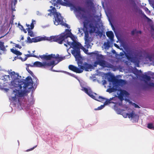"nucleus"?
I'll return each instance as SVG.
<instances>
[{"mask_svg":"<svg viewBox=\"0 0 154 154\" xmlns=\"http://www.w3.org/2000/svg\"><path fill=\"white\" fill-rule=\"evenodd\" d=\"M71 36H73L70 30L68 29H65V31L58 35L51 37V39L54 42H57L60 44H62L63 42L67 41V44H64V45L67 47V45H70L71 44V47L73 48L71 51V53L74 56L76 60L78 58H81L80 49L82 45L79 42L74 39L71 43L69 42L67 39L68 37L72 38Z\"/></svg>","mask_w":154,"mask_h":154,"instance_id":"1","label":"nucleus"},{"mask_svg":"<svg viewBox=\"0 0 154 154\" xmlns=\"http://www.w3.org/2000/svg\"><path fill=\"white\" fill-rule=\"evenodd\" d=\"M83 90L92 99L98 101L102 102L104 100H106L104 103V105H106L111 103L114 104V107H116L115 97L110 98L109 99H106L105 98L101 96H98L97 94L96 93H93L90 89H88L84 87L83 88Z\"/></svg>","mask_w":154,"mask_h":154,"instance_id":"2","label":"nucleus"},{"mask_svg":"<svg viewBox=\"0 0 154 154\" xmlns=\"http://www.w3.org/2000/svg\"><path fill=\"white\" fill-rule=\"evenodd\" d=\"M125 56L127 59L131 62L134 63L136 66H139L140 58L142 56V53L141 51H131L126 54Z\"/></svg>","mask_w":154,"mask_h":154,"instance_id":"3","label":"nucleus"},{"mask_svg":"<svg viewBox=\"0 0 154 154\" xmlns=\"http://www.w3.org/2000/svg\"><path fill=\"white\" fill-rule=\"evenodd\" d=\"M50 8L51 9H49L48 11L50 12L51 14L54 15V23L56 25H61L64 26L68 28V24L64 23L63 21V19L60 13H58L57 11L55 8L51 6Z\"/></svg>","mask_w":154,"mask_h":154,"instance_id":"4","label":"nucleus"},{"mask_svg":"<svg viewBox=\"0 0 154 154\" xmlns=\"http://www.w3.org/2000/svg\"><path fill=\"white\" fill-rule=\"evenodd\" d=\"M85 20L86 22H84V27H86L89 23V27L90 28V32L93 33L95 32L98 35H100L101 36H102V33L100 31L97 30V25L98 24L95 20H91L90 21L86 19Z\"/></svg>","mask_w":154,"mask_h":154,"instance_id":"5","label":"nucleus"},{"mask_svg":"<svg viewBox=\"0 0 154 154\" xmlns=\"http://www.w3.org/2000/svg\"><path fill=\"white\" fill-rule=\"evenodd\" d=\"M108 80L109 85L106 91L111 93L116 91V76L110 75L108 77Z\"/></svg>","mask_w":154,"mask_h":154,"instance_id":"6","label":"nucleus"},{"mask_svg":"<svg viewBox=\"0 0 154 154\" xmlns=\"http://www.w3.org/2000/svg\"><path fill=\"white\" fill-rule=\"evenodd\" d=\"M76 60L77 61L78 67L82 70V73L83 72L84 70L85 71H89L90 69L93 68V66L91 64H89L85 62L83 63L80 58H78Z\"/></svg>","mask_w":154,"mask_h":154,"instance_id":"7","label":"nucleus"},{"mask_svg":"<svg viewBox=\"0 0 154 154\" xmlns=\"http://www.w3.org/2000/svg\"><path fill=\"white\" fill-rule=\"evenodd\" d=\"M55 64L54 60L48 62H44L43 63L39 61H36L33 63L34 66L36 67H43L44 68H46L49 66H52L51 68V70L53 69V67L55 66Z\"/></svg>","mask_w":154,"mask_h":154,"instance_id":"8","label":"nucleus"},{"mask_svg":"<svg viewBox=\"0 0 154 154\" xmlns=\"http://www.w3.org/2000/svg\"><path fill=\"white\" fill-rule=\"evenodd\" d=\"M98 51L96 52H92L91 54H94L96 56L97 61H96L94 63L93 66L94 67H97L98 65L102 66H104L105 65V61L104 60L102 59L103 58V55L101 54H99L98 53Z\"/></svg>","mask_w":154,"mask_h":154,"instance_id":"9","label":"nucleus"},{"mask_svg":"<svg viewBox=\"0 0 154 154\" xmlns=\"http://www.w3.org/2000/svg\"><path fill=\"white\" fill-rule=\"evenodd\" d=\"M145 83V85L146 87H154V83L149 82L151 80L150 77L146 75L143 74L140 76Z\"/></svg>","mask_w":154,"mask_h":154,"instance_id":"10","label":"nucleus"},{"mask_svg":"<svg viewBox=\"0 0 154 154\" xmlns=\"http://www.w3.org/2000/svg\"><path fill=\"white\" fill-rule=\"evenodd\" d=\"M122 115L125 118L128 117L129 118H131V119L133 120L135 122L138 121L139 118V116L136 114L134 111H132L130 113H123Z\"/></svg>","mask_w":154,"mask_h":154,"instance_id":"11","label":"nucleus"},{"mask_svg":"<svg viewBox=\"0 0 154 154\" xmlns=\"http://www.w3.org/2000/svg\"><path fill=\"white\" fill-rule=\"evenodd\" d=\"M35 21L33 20H32V23L30 24V25L28 24H26V26L28 27V28L26 29L28 32V35L31 37H34V34L32 31L31 30V29H33L34 27V22H35Z\"/></svg>","mask_w":154,"mask_h":154,"instance_id":"12","label":"nucleus"},{"mask_svg":"<svg viewBox=\"0 0 154 154\" xmlns=\"http://www.w3.org/2000/svg\"><path fill=\"white\" fill-rule=\"evenodd\" d=\"M26 81L24 83L23 87L24 88H27L29 86H31V88L32 87L33 83L32 78L30 77H28L26 79Z\"/></svg>","mask_w":154,"mask_h":154,"instance_id":"13","label":"nucleus"},{"mask_svg":"<svg viewBox=\"0 0 154 154\" xmlns=\"http://www.w3.org/2000/svg\"><path fill=\"white\" fill-rule=\"evenodd\" d=\"M129 96V93L126 91L124 90H121L119 95V97L121 100H124V97H128Z\"/></svg>","mask_w":154,"mask_h":154,"instance_id":"14","label":"nucleus"},{"mask_svg":"<svg viewBox=\"0 0 154 154\" xmlns=\"http://www.w3.org/2000/svg\"><path fill=\"white\" fill-rule=\"evenodd\" d=\"M21 95V93L20 92L19 90L15 89L13 90L12 94V95H14L12 97L13 100L14 101L15 100L17 99L18 97H20Z\"/></svg>","mask_w":154,"mask_h":154,"instance_id":"15","label":"nucleus"},{"mask_svg":"<svg viewBox=\"0 0 154 154\" xmlns=\"http://www.w3.org/2000/svg\"><path fill=\"white\" fill-rule=\"evenodd\" d=\"M68 67L69 69L74 72L79 73H82V70L80 69V68H79L73 65H70Z\"/></svg>","mask_w":154,"mask_h":154,"instance_id":"16","label":"nucleus"},{"mask_svg":"<svg viewBox=\"0 0 154 154\" xmlns=\"http://www.w3.org/2000/svg\"><path fill=\"white\" fill-rule=\"evenodd\" d=\"M40 57L41 58H43L47 60H51L52 58L57 59V57L55 56V54H51L48 55H43L40 56Z\"/></svg>","mask_w":154,"mask_h":154,"instance_id":"17","label":"nucleus"},{"mask_svg":"<svg viewBox=\"0 0 154 154\" xmlns=\"http://www.w3.org/2000/svg\"><path fill=\"white\" fill-rule=\"evenodd\" d=\"M106 35L107 37L110 39L111 42H112L113 41L114 35L113 32L112 31H108L106 32Z\"/></svg>","mask_w":154,"mask_h":154,"instance_id":"18","label":"nucleus"},{"mask_svg":"<svg viewBox=\"0 0 154 154\" xmlns=\"http://www.w3.org/2000/svg\"><path fill=\"white\" fill-rule=\"evenodd\" d=\"M118 75H116V85H123L126 84V81L121 79H118Z\"/></svg>","mask_w":154,"mask_h":154,"instance_id":"19","label":"nucleus"},{"mask_svg":"<svg viewBox=\"0 0 154 154\" xmlns=\"http://www.w3.org/2000/svg\"><path fill=\"white\" fill-rule=\"evenodd\" d=\"M93 0H86V3L88 7L91 8H94V3L93 2Z\"/></svg>","mask_w":154,"mask_h":154,"instance_id":"20","label":"nucleus"},{"mask_svg":"<svg viewBox=\"0 0 154 154\" xmlns=\"http://www.w3.org/2000/svg\"><path fill=\"white\" fill-rule=\"evenodd\" d=\"M44 39V37H37L32 38V40L33 42H36L43 40Z\"/></svg>","mask_w":154,"mask_h":154,"instance_id":"21","label":"nucleus"},{"mask_svg":"<svg viewBox=\"0 0 154 154\" xmlns=\"http://www.w3.org/2000/svg\"><path fill=\"white\" fill-rule=\"evenodd\" d=\"M85 40V44L87 48H89L91 46L90 43L92 42L91 38L86 39Z\"/></svg>","mask_w":154,"mask_h":154,"instance_id":"22","label":"nucleus"},{"mask_svg":"<svg viewBox=\"0 0 154 154\" xmlns=\"http://www.w3.org/2000/svg\"><path fill=\"white\" fill-rule=\"evenodd\" d=\"M112 44L111 42L109 40H108L106 42H104V46L105 48L108 49L110 47V45Z\"/></svg>","mask_w":154,"mask_h":154,"instance_id":"23","label":"nucleus"},{"mask_svg":"<svg viewBox=\"0 0 154 154\" xmlns=\"http://www.w3.org/2000/svg\"><path fill=\"white\" fill-rule=\"evenodd\" d=\"M0 50L3 51H5L6 49L4 45V42L0 41Z\"/></svg>","mask_w":154,"mask_h":154,"instance_id":"24","label":"nucleus"},{"mask_svg":"<svg viewBox=\"0 0 154 154\" xmlns=\"http://www.w3.org/2000/svg\"><path fill=\"white\" fill-rule=\"evenodd\" d=\"M146 57L150 61L154 62V53L152 54L147 55Z\"/></svg>","mask_w":154,"mask_h":154,"instance_id":"25","label":"nucleus"},{"mask_svg":"<svg viewBox=\"0 0 154 154\" xmlns=\"http://www.w3.org/2000/svg\"><path fill=\"white\" fill-rule=\"evenodd\" d=\"M10 75L12 78H13L14 79H15L17 78L18 76V74L15 73L14 72H11V73Z\"/></svg>","mask_w":154,"mask_h":154,"instance_id":"26","label":"nucleus"},{"mask_svg":"<svg viewBox=\"0 0 154 154\" xmlns=\"http://www.w3.org/2000/svg\"><path fill=\"white\" fill-rule=\"evenodd\" d=\"M54 1L56 3L59 4L63 6H66V3L63 2L62 0H54Z\"/></svg>","mask_w":154,"mask_h":154,"instance_id":"27","label":"nucleus"},{"mask_svg":"<svg viewBox=\"0 0 154 154\" xmlns=\"http://www.w3.org/2000/svg\"><path fill=\"white\" fill-rule=\"evenodd\" d=\"M75 11L79 13V14H81L80 12L82 11L83 12H85V11L84 9L82 8H81L80 7H76L75 8Z\"/></svg>","mask_w":154,"mask_h":154,"instance_id":"28","label":"nucleus"},{"mask_svg":"<svg viewBox=\"0 0 154 154\" xmlns=\"http://www.w3.org/2000/svg\"><path fill=\"white\" fill-rule=\"evenodd\" d=\"M147 127L150 129L154 130V127L153 125L151 123H149L148 124Z\"/></svg>","mask_w":154,"mask_h":154,"instance_id":"29","label":"nucleus"},{"mask_svg":"<svg viewBox=\"0 0 154 154\" xmlns=\"http://www.w3.org/2000/svg\"><path fill=\"white\" fill-rule=\"evenodd\" d=\"M109 21L110 24L111 25L112 27V29L113 30L114 33L116 34V29L114 27L113 25L112 24V23L111 22V20H110L109 19Z\"/></svg>","mask_w":154,"mask_h":154,"instance_id":"30","label":"nucleus"},{"mask_svg":"<svg viewBox=\"0 0 154 154\" xmlns=\"http://www.w3.org/2000/svg\"><path fill=\"white\" fill-rule=\"evenodd\" d=\"M104 107V105H101L100 106H99L97 109H95L94 110H100L103 109Z\"/></svg>","mask_w":154,"mask_h":154,"instance_id":"31","label":"nucleus"},{"mask_svg":"<svg viewBox=\"0 0 154 154\" xmlns=\"http://www.w3.org/2000/svg\"><path fill=\"white\" fill-rule=\"evenodd\" d=\"M26 42L28 43H32V42H33L32 38V39H31L28 36L27 37V40L26 41Z\"/></svg>","mask_w":154,"mask_h":154,"instance_id":"32","label":"nucleus"},{"mask_svg":"<svg viewBox=\"0 0 154 154\" xmlns=\"http://www.w3.org/2000/svg\"><path fill=\"white\" fill-rule=\"evenodd\" d=\"M57 57V59H56L57 60V63L55 64V65L60 62L63 59V58L62 57Z\"/></svg>","mask_w":154,"mask_h":154,"instance_id":"33","label":"nucleus"},{"mask_svg":"<svg viewBox=\"0 0 154 154\" xmlns=\"http://www.w3.org/2000/svg\"><path fill=\"white\" fill-rule=\"evenodd\" d=\"M81 49L86 54H88V50L86 49L85 48H84L82 46L81 48Z\"/></svg>","mask_w":154,"mask_h":154,"instance_id":"34","label":"nucleus"},{"mask_svg":"<svg viewBox=\"0 0 154 154\" xmlns=\"http://www.w3.org/2000/svg\"><path fill=\"white\" fill-rule=\"evenodd\" d=\"M26 57H33L36 58H37L38 57L37 56L35 55L34 54H27L26 55Z\"/></svg>","mask_w":154,"mask_h":154,"instance_id":"35","label":"nucleus"},{"mask_svg":"<svg viewBox=\"0 0 154 154\" xmlns=\"http://www.w3.org/2000/svg\"><path fill=\"white\" fill-rule=\"evenodd\" d=\"M91 38V37H89V35L87 32H86L85 33V40L86 39Z\"/></svg>","mask_w":154,"mask_h":154,"instance_id":"36","label":"nucleus"},{"mask_svg":"<svg viewBox=\"0 0 154 154\" xmlns=\"http://www.w3.org/2000/svg\"><path fill=\"white\" fill-rule=\"evenodd\" d=\"M26 69L28 72L32 76H33L34 74L33 72L29 69L28 67L26 68Z\"/></svg>","mask_w":154,"mask_h":154,"instance_id":"37","label":"nucleus"},{"mask_svg":"<svg viewBox=\"0 0 154 154\" xmlns=\"http://www.w3.org/2000/svg\"><path fill=\"white\" fill-rule=\"evenodd\" d=\"M142 72L141 70H138L136 69H135V74H138L139 73H141Z\"/></svg>","mask_w":154,"mask_h":154,"instance_id":"38","label":"nucleus"},{"mask_svg":"<svg viewBox=\"0 0 154 154\" xmlns=\"http://www.w3.org/2000/svg\"><path fill=\"white\" fill-rule=\"evenodd\" d=\"M15 54L17 55H21L22 54V53L19 51L17 50Z\"/></svg>","mask_w":154,"mask_h":154,"instance_id":"39","label":"nucleus"},{"mask_svg":"<svg viewBox=\"0 0 154 154\" xmlns=\"http://www.w3.org/2000/svg\"><path fill=\"white\" fill-rule=\"evenodd\" d=\"M11 51L12 52L15 54L17 50H14L13 48H12L11 49Z\"/></svg>","mask_w":154,"mask_h":154,"instance_id":"40","label":"nucleus"},{"mask_svg":"<svg viewBox=\"0 0 154 154\" xmlns=\"http://www.w3.org/2000/svg\"><path fill=\"white\" fill-rule=\"evenodd\" d=\"M121 42V46H122L123 48H125V43L123 42Z\"/></svg>","mask_w":154,"mask_h":154,"instance_id":"41","label":"nucleus"},{"mask_svg":"<svg viewBox=\"0 0 154 154\" xmlns=\"http://www.w3.org/2000/svg\"><path fill=\"white\" fill-rule=\"evenodd\" d=\"M34 79L35 80V84L37 85L38 84L39 80L36 77L34 78Z\"/></svg>","mask_w":154,"mask_h":154,"instance_id":"42","label":"nucleus"},{"mask_svg":"<svg viewBox=\"0 0 154 154\" xmlns=\"http://www.w3.org/2000/svg\"><path fill=\"white\" fill-rule=\"evenodd\" d=\"M15 47L18 48L20 49L22 48V47L20 45L17 44H16L15 45Z\"/></svg>","mask_w":154,"mask_h":154,"instance_id":"43","label":"nucleus"},{"mask_svg":"<svg viewBox=\"0 0 154 154\" xmlns=\"http://www.w3.org/2000/svg\"><path fill=\"white\" fill-rule=\"evenodd\" d=\"M37 146V145H36V146H34V147H33L27 150H26V151H29L32 150H33L35 148H36Z\"/></svg>","mask_w":154,"mask_h":154,"instance_id":"44","label":"nucleus"},{"mask_svg":"<svg viewBox=\"0 0 154 154\" xmlns=\"http://www.w3.org/2000/svg\"><path fill=\"white\" fill-rule=\"evenodd\" d=\"M103 82V85H104L106 84V81L105 80H103L102 81Z\"/></svg>","mask_w":154,"mask_h":154,"instance_id":"45","label":"nucleus"},{"mask_svg":"<svg viewBox=\"0 0 154 154\" xmlns=\"http://www.w3.org/2000/svg\"><path fill=\"white\" fill-rule=\"evenodd\" d=\"M144 10L146 12H148L149 13H150V11L149 10V9L146 7H145L144 8Z\"/></svg>","mask_w":154,"mask_h":154,"instance_id":"46","label":"nucleus"},{"mask_svg":"<svg viewBox=\"0 0 154 154\" xmlns=\"http://www.w3.org/2000/svg\"><path fill=\"white\" fill-rule=\"evenodd\" d=\"M82 18L85 19H86L87 18V16L84 14H82Z\"/></svg>","mask_w":154,"mask_h":154,"instance_id":"47","label":"nucleus"},{"mask_svg":"<svg viewBox=\"0 0 154 154\" xmlns=\"http://www.w3.org/2000/svg\"><path fill=\"white\" fill-rule=\"evenodd\" d=\"M17 2V0H14V1L12 2V3H13L14 5L16 4Z\"/></svg>","mask_w":154,"mask_h":154,"instance_id":"48","label":"nucleus"},{"mask_svg":"<svg viewBox=\"0 0 154 154\" xmlns=\"http://www.w3.org/2000/svg\"><path fill=\"white\" fill-rule=\"evenodd\" d=\"M144 16L148 21H151V20L147 17L145 15Z\"/></svg>","mask_w":154,"mask_h":154,"instance_id":"49","label":"nucleus"},{"mask_svg":"<svg viewBox=\"0 0 154 154\" xmlns=\"http://www.w3.org/2000/svg\"><path fill=\"white\" fill-rule=\"evenodd\" d=\"M18 26H20V28L21 29V30H22L24 29L23 26L21 25L20 24H18Z\"/></svg>","mask_w":154,"mask_h":154,"instance_id":"50","label":"nucleus"},{"mask_svg":"<svg viewBox=\"0 0 154 154\" xmlns=\"http://www.w3.org/2000/svg\"><path fill=\"white\" fill-rule=\"evenodd\" d=\"M136 32V30H133V31H132V32H131V34L132 35H134V33H135Z\"/></svg>","mask_w":154,"mask_h":154,"instance_id":"51","label":"nucleus"},{"mask_svg":"<svg viewBox=\"0 0 154 154\" xmlns=\"http://www.w3.org/2000/svg\"><path fill=\"white\" fill-rule=\"evenodd\" d=\"M134 107L135 108H139V106L137 104L134 103Z\"/></svg>","mask_w":154,"mask_h":154,"instance_id":"52","label":"nucleus"},{"mask_svg":"<svg viewBox=\"0 0 154 154\" xmlns=\"http://www.w3.org/2000/svg\"><path fill=\"white\" fill-rule=\"evenodd\" d=\"M151 29L152 30H153V31H154V26H151Z\"/></svg>","mask_w":154,"mask_h":154,"instance_id":"53","label":"nucleus"},{"mask_svg":"<svg viewBox=\"0 0 154 154\" xmlns=\"http://www.w3.org/2000/svg\"><path fill=\"white\" fill-rule=\"evenodd\" d=\"M14 81L11 82V84L12 85H13V86H14Z\"/></svg>","mask_w":154,"mask_h":154,"instance_id":"54","label":"nucleus"},{"mask_svg":"<svg viewBox=\"0 0 154 154\" xmlns=\"http://www.w3.org/2000/svg\"><path fill=\"white\" fill-rule=\"evenodd\" d=\"M24 39V36H21V38L20 40H23Z\"/></svg>","mask_w":154,"mask_h":154,"instance_id":"55","label":"nucleus"},{"mask_svg":"<svg viewBox=\"0 0 154 154\" xmlns=\"http://www.w3.org/2000/svg\"><path fill=\"white\" fill-rule=\"evenodd\" d=\"M22 30H23V31L25 33H27V31H26V30L25 29H23Z\"/></svg>","mask_w":154,"mask_h":154,"instance_id":"56","label":"nucleus"},{"mask_svg":"<svg viewBox=\"0 0 154 154\" xmlns=\"http://www.w3.org/2000/svg\"><path fill=\"white\" fill-rule=\"evenodd\" d=\"M119 54L120 56H121L124 55L123 53L122 52L120 53Z\"/></svg>","mask_w":154,"mask_h":154,"instance_id":"57","label":"nucleus"},{"mask_svg":"<svg viewBox=\"0 0 154 154\" xmlns=\"http://www.w3.org/2000/svg\"><path fill=\"white\" fill-rule=\"evenodd\" d=\"M151 75L153 76L152 77V78L154 79V73H152V74H151Z\"/></svg>","mask_w":154,"mask_h":154,"instance_id":"58","label":"nucleus"},{"mask_svg":"<svg viewBox=\"0 0 154 154\" xmlns=\"http://www.w3.org/2000/svg\"><path fill=\"white\" fill-rule=\"evenodd\" d=\"M112 52L113 54H116V51L114 50L112 51Z\"/></svg>","mask_w":154,"mask_h":154,"instance_id":"59","label":"nucleus"},{"mask_svg":"<svg viewBox=\"0 0 154 154\" xmlns=\"http://www.w3.org/2000/svg\"><path fill=\"white\" fill-rule=\"evenodd\" d=\"M137 33L141 34V31H139L137 32Z\"/></svg>","mask_w":154,"mask_h":154,"instance_id":"60","label":"nucleus"},{"mask_svg":"<svg viewBox=\"0 0 154 154\" xmlns=\"http://www.w3.org/2000/svg\"><path fill=\"white\" fill-rule=\"evenodd\" d=\"M116 48H119V46L118 45H117L116 44Z\"/></svg>","mask_w":154,"mask_h":154,"instance_id":"61","label":"nucleus"},{"mask_svg":"<svg viewBox=\"0 0 154 154\" xmlns=\"http://www.w3.org/2000/svg\"><path fill=\"white\" fill-rule=\"evenodd\" d=\"M27 58L26 57H25V58H24V61L26 60H27Z\"/></svg>","mask_w":154,"mask_h":154,"instance_id":"62","label":"nucleus"},{"mask_svg":"<svg viewBox=\"0 0 154 154\" xmlns=\"http://www.w3.org/2000/svg\"><path fill=\"white\" fill-rule=\"evenodd\" d=\"M69 6H72V3H69Z\"/></svg>","mask_w":154,"mask_h":154,"instance_id":"63","label":"nucleus"},{"mask_svg":"<svg viewBox=\"0 0 154 154\" xmlns=\"http://www.w3.org/2000/svg\"><path fill=\"white\" fill-rule=\"evenodd\" d=\"M116 37L118 39H119V37L117 35V34L116 33Z\"/></svg>","mask_w":154,"mask_h":154,"instance_id":"64","label":"nucleus"}]
</instances>
